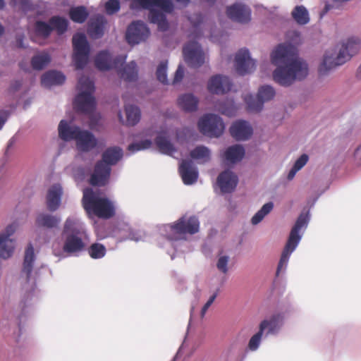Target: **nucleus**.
I'll use <instances>...</instances> for the list:
<instances>
[{
  "label": "nucleus",
  "mask_w": 361,
  "mask_h": 361,
  "mask_svg": "<svg viewBox=\"0 0 361 361\" xmlns=\"http://www.w3.org/2000/svg\"><path fill=\"white\" fill-rule=\"evenodd\" d=\"M286 37L289 42L279 44L271 54V61L276 66L272 74L273 79L283 87L305 79L309 72L307 62L298 57L295 47L301 42L300 32L290 31Z\"/></svg>",
  "instance_id": "obj_1"
},
{
  "label": "nucleus",
  "mask_w": 361,
  "mask_h": 361,
  "mask_svg": "<svg viewBox=\"0 0 361 361\" xmlns=\"http://www.w3.org/2000/svg\"><path fill=\"white\" fill-rule=\"evenodd\" d=\"M334 50H327L319 67L321 75H326L333 68L342 66L357 55L361 50V37L350 35L340 40Z\"/></svg>",
  "instance_id": "obj_2"
},
{
  "label": "nucleus",
  "mask_w": 361,
  "mask_h": 361,
  "mask_svg": "<svg viewBox=\"0 0 361 361\" xmlns=\"http://www.w3.org/2000/svg\"><path fill=\"white\" fill-rule=\"evenodd\" d=\"M62 235L64 238L63 249L68 254L82 251L90 240L85 224L76 216H71L66 219Z\"/></svg>",
  "instance_id": "obj_3"
},
{
  "label": "nucleus",
  "mask_w": 361,
  "mask_h": 361,
  "mask_svg": "<svg viewBox=\"0 0 361 361\" xmlns=\"http://www.w3.org/2000/svg\"><path fill=\"white\" fill-rule=\"evenodd\" d=\"M200 222L195 216H183L171 224L162 225L159 233L164 236L168 244L175 246L176 241L185 240V234H195L199 231Z\"/></svg>",
  "instance_id": "obj_4"
},
{
  "label": "nucleus",
  "mask_w": 361,
  "mask_h": 361,
  "mask_svg": "<svg viewBox=\"0 0 361 361\" xmlns=\"http://www.w3.org/2000/svg\"><path fill=\"white\" fill-rule=\"evenodd\" d=\"M82 205L90 217L96 216L102 219H110L116 212L115 202L102 197L98 191L91 188L83 190Z\"/></svg>",
  "instance_id": "obj_5"
},
{
  "label": "nucleus",
  "mask_w": 361,
  "mask_h": 361,
  "mask_svg": "<svg viewBox=\"0 0 361 361\" xmlns=\"http://www.w3.org/2000/svg\"><path fill=\"white\" fill-rule=\"evenodd\" d=\"M310 221L309 212L302 213L297 219L293 226L288 240L282 251L276 269V275L279 276L281 272L285 271L287 268L289 259L292 253L298 246L302 235L307 228Z\"/></svg>",
  "instance_id": "obj_6"
},
{
  "label": "nucleus",
  "mask_w": 361,
  "mask_h": 361,
  "mask_svg": "<svg viewBox=\"0 0 361 361\" xmlns=\"http://www.w3.org/2000/svg\"><path fill=\"white\" fill-rule=\"evenodd\" d=\"M130 7L132 10L148 9L150 22L157 24L163 31L168 28L164 13H171L173 9L170 0H132Z\"/></svg>",
  "instance_id": "obj_7"
},
{
  "label": "nucleus",
  "mask_w": 361,
  "mask_h": 361,
  "mask_svg": "<svg viewBox=\"0 0 361 361\" xmlns=\"http://www.w3.org/2000/svg\"><path fill=\"white\" fill-rule=\"evenodd\" d=\"M123 157V151L117 147L107 149L102 155V160L97 164L90 178L92 185H106L109 179L111 166L116 164Z\"/></svg>",
  "instance_id": "obj_8"
},
{
  "label": "nucleus",
  "mask_w": 361,
  "mask_h": 361,
  "mask_svg": "<svg viewBox=\"0 0 361 361\" xmlns=\"http://www.w3.org/2000/svg\"><path fill=\"white\" fill-rule=\"evenodd\" d=\"M77 89L78 93L74 100L77 111L91 115L95 109V99L93 96L94 85L92 80L86 76L79 78Z\"/></svg>",
  "instance_id": "obj_9"
},
{
  "label": "nucleus",
  "mask_w": 361,
  "mask_h": 361,
  "mask_svg": "<svg viewBox=\"0 0 361 361\" xmlns=\"http://www.w3.org/2000/svg\"><path fill=\"white\" fill-rule=\"evenodd\" d=\"M35 255L32 245L25 250L20 278L23 289L28 293L35 291L36 288L37 271L34 268Z\"/></svg>",
  "instance_id": "obj_10"
},
{
  "label": "nucleus",
  "mask_w": 361,
  "mask_h": 361,
  "mask_svg": "<svg viewBox=\"0 0 361 361\" xmlns=\"http://www.w3.org/2000/svg\"><path fill=\"white\" fill-rule=\"evenodd\" d=\"M198 128L204 135L218 137L223 134L225 125L221 117L213 114H208L199 120Z\"/></svg>",
  "instance_id": "obj_11"
},
{
  "label": "nucleus",
  "mask_w": 361,
  "mask_h": 361,
  "mask_svg": "<svg viewBox=\"0 0 361 361\" xmlns=\"http://www.w3.org/2000/svg\"><path fill=\"white\" fill-rule=\"evenodd\" d=\"M73 62L77 69L83 68L88 61L90 46L86 36L76 33L73 37Z\"/></svg>",
  "instance_id": "obj_12"
},
{
  "label": "nucleus",
  "mask_w": 361,
  "mask_h": 361,
  "mask_svg": "<svg viewBox=\"0 0 361 361\" xmlns=\"http://www.w3.org/2000/svg\"><path fill=\"white\" fill-rule=\"evenodd\" d=\"M16 228V224H11L0 232V258L2 259H8L14 254L16 240L13 235Z\"/></svg>",
  "instance_id": "obj_13"
},
{
  "label": "nucleus",
  "mask_w": 361,
  "mask_h": 361,
  "mask_svg": "<svg viewBox=\"0 0 361 361\" xmlns=\"http://www.w3.org/2000/svg\"><path fill=\"white\" fill-rule=\"evenodd\" d=\"M274 96V89L270 85H264L259 89L257 99L252 94H246L244 101L250 111L259 112L264 107V103L272 99Z\"/></svg>",
  "instance_id": "obj_14"
},
{
  "label": "nucleus",
  "mask_w": 361,
  "mask_h": 361,
  "mask_svg": "<svg viewBox=\"0 0 361 361\" xmlns=\"http://www.w3.org/2000/svg\"><path fill=\"white\" fill-rule=\"evenodd\" d=\"M183 53L185 62L191 67H200L205 62V53L196 42H188L184 47Z\"/></svg>",
  "instance_id": "obj_15"
},
{
  "label": "nucleus",
  "mask_w": 361,
  "mask_h": 361,
  "mask_svg": "<svg viewBox=\"0 0 361 361\" xmlns=\"http://www.w3.org/2000/svg\"><path fill=\"white\" fill-rule=\"evenodd\" d=\"M286 317L284 312H275L263 319L259 325V329L264 333L265 337L277 335L283 326Z\"/></svg>",
  "instance_id": "obj_16"
},
{
  "label": "nucleus",
  "mask_w": 361,
  "mask_h": 361,
  "mask_svg": "<svg viewBox=\"0 0 361 361\" xmlns=\"http://www.w3.org/2000/svg\"><path fill=\"white\" fill-rule=\"evenodd\" d=\"M234 68L237 73L245 75L252 73L256 68L255 61L250 57L246 49H240L235 56Z\"/></svg>",
  "instance_id": "obj_17"
},
{
  "label": "nucleus",
  "mask_w": 361,
  "mask_h": 361,
  "mask_svg": "<svg viewBox=\"0 0 361 361\" xmlns=\"http://www.w3.org/2000/svg\"><path fill=\"white\" fill-rule=\"evenodd\" d=\"M226 13L229 19L241 24L248 23L252 19L251 8L240 2L227 6Z\"/></svg>",
  "instance_id": "obj_18"
},
{
  "label": "nucleus",
  "mask_w": 361,
  "mask_h": 361,
  "mask_svg": "<svg viewBox=\"0 0 361 361\" xmlns=\"http://www.w3.org/2000/svg\"><path fill=\"white\" fill-rule=\"evenodd\" d=\"M149 35L147 25L142 21L131 23L127 30L126 38L130 44H136L145 40Z\"/></svg>",
  "instance_id": "obj_19"
},
{
  "label": "nucleus",
  "mask_w": 361,
  "mask_h": 361,
  "mask_svg": "<svg viewBox=\"0 0 361 361\" xmlns=\"http://www.w3.org/2000/svg\"><path fill=\"white\" fill-rule=\"evenodd\" d=\"M126 56L122 55L112 60L109 52L103 51L99 52L95 59V65L101 71H106L111 68H118L126 60Z\"/></svg>",
  "instance_id": "obj_20"
},
{
  "label": "nucleus",
  "mask_w": 361,
  "mask_h": 361,
  "mask_svg": "<svg viewBox=\"0 0 361 361\" xmlns=\"http://www.w3.org/2000/svg\"><path fill=\"white\" fill-rule=\"evenodd\" d=\"M232 82L228 77L216 75L212 77L207 82V89L216 94H223L231 90Z\"/></svg>",
  "instance_id": "obj_21"
},
{
  "label": "nucleus",
  "mask_w": 361,
  "mask_h": 361,
  "mask_svg": "<svg viewBox=\"0 0 361 361\" xmlns=\"http://www.w3.org/2000/svg\"><path fill=\"white\" fill-rule=\"evenodd\" d=\"M238 182V176L233 171L226 170L219 175L216 183L222 192L229 193L234 190Z\"/></svg>",
  "instance_id": "obj_22"
},
{
  "label": "nucleus",
  "mask_w": 361,
  "mask_h": 361,
  "mask_svg": "<svg viewBox=\"0 0 361 361\" xmlns=\"http://www.w3.org/2000/svg\"><path fill=\"white\" fill-rule=\"evenodd\" d=\"M179 173L185 185H192L198 178V171L192 161L183 160L179 165Z\"/></svg>",
  "instance_id": "obj_23"
},
{
  "label": "nucleus",
  "mask_w": 361,
  "mask_h": 361,
  "mask_svg": "<svg viewBox=\"0 0 361 361\" xmlns=\"http://www.w3.org/2000/svg\"><path fill=\"white\" fill-rule=\"evenodd\" d=\"M233 137L237 140H246L252 135L253 130L250 124L245 121H237L230 128Z\"/></svg>",
  "instance_id": "obj_24"
},
{
  "label": "nucleus",
  "mask_w": 361,
  "mask_h": 361,
  "mask_svg": "<svg viewBox=\"0 0 361 361\" xmlns=\"http://www.w3.org/2000/svg\"><path fill=\"white\" fill-rule=\"evenodd\" d=\"M62 195L63 190L59 184L54 185L49 188L46 197V204L49 211L55 212L59 208Z\"/></svg>",
  "instance_id": "obj_25"
},
{
  "label": "nucleus",
  "mask_w": 361,
  "mask_h": 361,
  "mask_svg": "<svg viewBox=\"0 0 361 361\" xmlns=\"http://www.w3.org/2000/svg\"><path fill=\"white\" fill-rule=\"evenodd\" d=\"M80 130L72 121L66 120H61L58 127L59 135L61 139L65 141L75 140Z\"/></svg>",
  "instance_id": "obj_26"
},
{
  "label": "nucleus",
  "mask_w": 361,
  "mask_h": 361,
  "mask_svg": "<svg viewBox=\"0 0 361 361\" xmlns=\"http://www.w3.org/2000/svg\"><path fill=\"white\" fill-rule=\"evenodd\" d=\"M76 141L77 148L80 151L87 152L94 148L97 145L94 136L87 130H80L78 134Z\"/></svg>",
  "instance_id": "obj_27"
},
{
  "label": "nucleus",
  "mask_w": 361,
  "mask_h": 361,
  "mask_svg": "<svg viewBox=\"0 0 361 361\" xmlns=\"http://www.w3.org/2000/svg\"><path fill=\"white\" fill-rule=\"evenodd\" d=\"M125 111L126 115V121L123 118L121 112H119L118 114L119 121L122 123H126L128 126H135L140 121L141 114L140 110L137 106L135 105L126 104Z\"/></svg>",
  "instance_id": "obj_28"
},
{
  "label": "nucleus",
  "mask_w": 361,
  "mask_h": 361,
  "mask_svg": "<svg viewBox=\"0 0 361 361\" xmlns=\"http://www.w3.org/2000/svg\"><path fill=\"white\" fill-rule=\"evenodd\" d=\"M106 23L105 18L103 16H97L92 18L89 23L88 34L92 38H99L104 34V25Z\"/></svg>",
  "instance_id": "obj_29"
},
{
  "label": "nucleus",
  "mask_w": 361,
  "mask_h": 361,
  "mask_svg": "<svg viewBox=\"0 0 361 361\" xmlns=\"http://www.w3.org/2000/svg\"><path fill=\"white\" fill-rule=\"evenodd\" d=\"M245 149L240 145L229 147L224 153V158L228 164H235L243 159Z\"/></svg>",
  "instance_id": "obj_30"
},
{
  "label": "nucleus",
  "mask_w": 361,
  "mask_h": 361,
  "mask_svg": "<svg viewBox=\"0 0 361 361\" xmlns=\"http://www.w3.org/2000/svg\"><path fill=\"white\" fill-rule=\"evenodd\" d=\"M198 102V99L194 94L186 93L178 98L177 103L182 110L192 112L197 110Z\"/></svg>",
  "instance_id": "obj_31"
},
{
  "label": "nucleus",
  "mask_w": 361,
  "mask_h": 361,
  "mask_svg": "<svg viewBox=\"0 0 361 361\" xmlns=\"http://www.w3.org/2000/svg\"><path fill=\"white\" fill-rule=\"evenodd\" d=\"M66 80L65 75L56 71H50L45 73L42 77V85L45 87L63 84Z\"/></svg>",
  "instance_id": "obj_32"
},
{
  "label": "nucleus",
  "mask_w": 361,
  "mask_h": 361,
  "mask_svg": "<svg viewBox=\"0 0 361 361\" xmlns=\"http://www.w3.org/2000/svg\"><path fill=\"white\" fill-rule=\"evenodd\" d=\"M214 107L216 110L227 116H235L238 109V106L234 102L233 99H226L224 101L218 102Z\"/></svg>",
  "instance_id": "obj_33"
},
{
  "label": "nucleus",
  "mask_w": 361,
  "mask_h": 361,
  "mask_svg": "<svg viewBox=\"0 0 361 361\" xmlns=\"http://www.w3.org/2000/svg\"><path fill=\"white\" fill-rule=\"evenodd\" d=\"M61 222V218L47 213H40L36 218V224L39 226L49 228L56 227Z\"/></svg>",
  "instance_id": "obj_34"
},
{
  "label": "nucleus",
  "mask_w": 361,
  "mask_h": 361,
  "mask_svg": "<svg viewBox=\"0 0 361 361\" xmlns=\"http://www.w3.org/2000/svg\"><path fill=\"white\" fill-rule=\"evenodd\" d=\"M155 142L159 150L163 154L173 156L176 151L165 133H160L157 137Z\"/></svg>",
  "instance_id": "obj_35"
},
{
  "label": "nucleus",
  "mask_w": 361,
  "mask_h": 361,
  "mask_svg": "<svg viewBox=\"0 0 361 361\" xmlns=\"http://www.w3.org/2000/svg\"><path fill=\"white\" fill-rule=\"evenodd\" d=\"M122 234L120 237L121 240L130 239L134 241H140L143 239V234L140 231H134L131 230L128 224L123 223L117 228Z\"/></svg>",
  "instance_id": "obj_36"
},
{
  "label": "nucleus",
  "mask_w": 361,
  "mask_h": 361,
  "mask_svg": "<svg viewBox=\"0 0 361 361\" xmlns=\"http://www.w3.org/2000/svg\"><path fill=\"white\" fill-rule=\"evenodd\" d=\"M291 16L298 25H304L310 22L309 12L304 6H295L291 12Z\"/></svg>",
  "instance_id": "obj_37"
},
{
  "label": "nucleus",
  "mask_w": 361,
  "mask_h": 361,
  "mask_svg": "<svg viewBox=\"0 0 361 361\" xmlns=\"http://www.w3.org/2000/svg\"><path fill=\"white\" fill-rule=\"evenodd\" d=\"M230 255L224 251H220L216 255V266L217 269L222 274H226L231 267Z\"/></svg>",
  "instance_id": "obj_38"
},
{
  "label": "nucleus",
  "mask_w": 361,
  "mask_h": 361,
  "mask_svg": "<svg viewBox=\"0 0 361 361\" xmlns=\"http://www.w3.org/2000/svg\"><path fill=\"white\" fill-rule=\"evenodd\" d=\"M190 156L199 163H205L210 159V151L204 146H197L190 152Z\"/></svg>",
  "instance_id": "obj_39"
},
{
  "label": "nucleus",
  "mask_w": 361,
  "mask_h": 361,
  "mask_svg": "<svg viewBox=\"0 0 361 361\" xmlns=\"http://www.w3.org/2000/svg\"><path fill=\"white\" fill-rule=\"evenodd\" d=\"M121 77L128 82L134 81L137 78V65L135 61H131L120 71Z\"/></svg>",
  "instance_id": "obj_40"
},
{
  "label": "nucleus",
  "mask_w": 361,
  "mask_h": 361,
  "mask_svg": "<svg viewBox=\"0 0 361 361\" xmlns=\"http://www.w3.org/2000/svg\"><path fill=\"white\" fill-rule=\"evenodd\" d=\"M71 19L78 23H82L87 19L89 13L85 6H77L70 10Z\"/></svg>",
  "instance_id": "obj_41"
},
{
  "label": "nucleus",
  "mask_w": 361,
  "mask_h": 361,
  "mask_svg": "<svg viewBox=\"0 0 361 361\" xmlns=\"http://www.w3.org/2000/svg\"><path fill=\"white\" fill-rule=\"evenodd\" d=\"M51 61V56L47 52H42L32 59V66L35 70H42Z\"/></svg>",
  "instance_id": "obj_42"
},
{
  "label": "nucleus",
  "mask_w": 361,
  "mask_h": 361,
  "mask_svg": "<svg viewBox=\"0 0 361 361\" xmlns=\"http://www.w3.org/2000/svg\"><path fill=\"white\" fill-rule=\"evenodd\" d=\"M274 208V204L269 202L264 204L262 207L252 216L251 223L252 225H257L264 218L269 214Z\"/></svg>",
  "instance_id": "obj_43"
},
{
  "label": "nucleus",
  "mask_w": 361,
  "mask_h": 361,
  "mask_svg": "<svg viewBox=\"0 0 361 361\" xmlns=\"http://www.w3.org/2000/svg\"><path fill=\"white\" fill-rule=\"evenodd\" d=\"M52 30H55L58 34L61 35L65 32L68 26V22L66 18L54 16L49 20Z\"/></svg>",
  "instance_id": "obj_44"
},
{
  "label": "nucleus",
  "mask_w": 361,
  "mask_h": 361,
  "mask_svg": "<svg viewBox=\"0 0 361 361\" xmlns=\"http://www.w3.org/2000/svg\"><path fill=\"white\" fill-rule=\"evenodd\" d=\"M308 156L305 154H302L294 163L293 167L289 171L287 178L290 180H292L298 171L302 169L308 161Z\"/></svg>",
  "instance_id": "obj_45"
},
{
  "label": "nucleus",
  "mask_w": 361,
  "mask_h": 361,
  "mask_svg": "<svg viewBox=\"0 0 361 361\" xmlns=\"http://www.w3.org/2000/svg\"><path fill=\"white\" fill-rule=\"evenodd\" d=\"M35 30L37 37L47 38L52 31L51 24L42 21H37L35 25Z\"/></svg>",
  "instance_id": "obj_46"
},
{
  "label": "nucleus",
  "mask_w": 361,
  "mask_h": 361,
  "mask_svg": "<svg viewBox=\"0 0 361 361\" xmlns=\"http://www.w3.org/2000/svg\"><path fill=\"white\" fill-rule=\"evenodd\" d=\"M106 249L102 244L95 243L88 248V254L92 259H101L106 255Z\"/></svg>",
  "instance_id": "obj_47"
},
{
  "label": "nucleus",
  "mask_w": 361,
  "mask_h": 361,
  "mask_svg": "<svg viewBox=\"0 0 361 361\" xmlns=\"http://www.w3.org/2000/svg\"><path fill=\"white\" fill-rule=\"evenodd\" d=\"M167 66H168V61H163L159 64L157 69V72H156V75H157V78L158 80L163 84L168 83Z\"/></svg>",
  "instance_id": "obj_48"
},
{
  "label": "nucleus",
  "mask_w": 361,
  "mask_h": 361,
  "mask_svg": "<svg viewBox=\"0 0 361 361\" xmlns=\"http://www.w3.org/2000/svg\"><path fill=\"white\" fill-rule=\"evenodd\" d=\"M263 336H264V333L261 331V330L259 329V331L256 334H255L249 341V350H250L251 351H256L260 345Z\"/></svg>",
  "instance_id": "obj_49"
},
{
  "label": "nucleus",
  "mask_w": 361,
  "mask_h": 361,
  "mask_svg": "<svg viewBox=\"0 0 361 361\" xmlns=\"http://www.w3.org/2000/svg\"><path fill=\"white\" fill-rule=\"evenodd\" d=\"M152 145V141L146 139L145 140L132 143L128 146V150L132 153L137 151L149 149Z\"/></svg>",
  "instance_id": "obj_50"
},
{
  "label": "nucleus",
  "mask_w": 361,
  "mask_h": 361,
  "mask_svg": "<svg viewBox=\"0 0 361 361\" xmlns=\"http://www.w3.org/2000/svg\"><path fill=\"white\" fill-rule=\"evenodd\" d=\"M120 7V2L118 0H109L105 4L106 12L109 15H112L118 12Z\"/></svg>",
  "instance_id": "obj_51"
},
{
  "label": "nucleus",
  "mask_w": 361,
  "mask_h": 361,
  "mask_svg": "<svg viewBox=\"0 0 361 361\" xmlns=\"http://www.w3.org/2000/svg\"><path fill=\"white\" fill-rule=\"evenodd\" d=\"M11 4L13 6H19L24 11L30 9L32 6L31 0H11Z\"/></svg>",
  "instance_id": "obj_52"
},
{
  "label": "nucleus",
  "mask_w": 361,
  "mask_h": 361,
  "mask_svg": "<svg viewBox=\"0 0 361 361\" xmlns=\"http://www.w3.org/2000/svg\"><path fill=\"white\" fill-rule=\"evenodd\" d=\"M216 296H217V292L214 293L212 295H211L209 297V298L207 300V302L204 304V305L202 308V310H201V317H204V316L205 315L207 310L212 305V304L214 302V301L216 299Z\"/></svg>",
  "instance_id": "obj_53"
},
{
  "label": "nucleus",
  "mask_w": 361,
  "mask_h": 361,
  "mask_svg": "<svg viewBox=\"0 0 361 361\" xmlns=\"http://www.w3.org/2000/svg\"><path fill=\"white\" fill-rule=\"evenodd\" d=\"M183 75H184L183 68L181 65H179L176 71L175 76H174V78L173 80V83L176 84V83L180 82L183 78Z\"/></svg>",
  "instance_id": "obj_54"
},
{
  "label": "nucleus",
  "mask_w": 361,
  "mask_h": 361,
  "mask_svg": "<svg viewBox=\"0 0 361 361\" xmlns=\"http://www.w3.org/2000/svg\"><path fill=\"white\" fill-rule=\"evenodd\" d=\"M353 164L357 166H361V145L355 151Z\"/></svg>",
  "instance_id": "obj_55"
},
{
  "label": "nucleus",
  "mask_w": 361,
  "mask_h": 361,
  "mask_svg": "<svg viewBox=\"0 0 361 361\" xmlns=\"http://www.w3.org/2000/svg\"><path fill=\"white\" fill-rule=\"evenodd\" d=\"M8 116V112L5 110H0V130L3 128Z\"/></svg>",
  "instance_id": "obj_56"
},
{
  "label": "nucleus",
  "mask_w": 361,
  "mask_h": 361,
  "mask_svg": "<svg viewBox=\"0 0 361 361\" xmlns=\"http://www.w3.org/2000/svg\"><path fill=\"white\" fill-rule=\"evenodd\" d=\"M200 29H201V27H200V25L199 24L194 25L193 30H194V32H197V33L194 36H192V37H194V38L199 37L201 35V34L200 32Z\"/></svg>",
  "instance_id": "obj_57"
},
{
  "label": "nucleus",
  "mask_w": 361,
  "mask_h": 361,
  "mask_svg": "<svg viewBox=\"0 0 361 361\" xmlns=\"http://www.w3.org/2000/svg\"><path fill=\"white\" fill-rule=\"evenodd\" d=\"M207 37H209L211 40L214 42H219V39H217V37L216 35L214 34V31H212L211 33L209 34V35H207Z\"/></svg>",
  "instance_id": "obj_58"
},
{
  "label": "nucleus",
  "mask_w": 361,
  "mask_h": 361,
  "mask_svg": "<svg viewBox=\"0 0 361 361\" xmlns=\"http://www.w3.org/2000/svg\"><path fill=\"white\" fill-rule=\"evenodd\" d=\"M177 3L181 4V5H183V6H186L189 2H190V0H176Z\"/></svg>",
  "instance_id": "obj_59"
},
{
  "label": "nucleus",
  "mask_w": 361,
  "mask_h": 361,
  "mask_svg": "<svg viewBox=\"0 0 361 361\" xmlns=\"http://www.w3.org/2000/svg\"><path fill=\"white\" fill-rule=\"evenodd\" d=\"M356 76L358 79L361 80V64L359 66L357 70Z\"/></svg>",
  "instance_id": "obj_60"
},
{
  "label": "nucleus",
  "mask_w": 361,
  "mask_h": 361,
  "mask_svg": "<svg viewBox=\"0 0 361 361\" xmlns=\"http://www.w3.org/2000/svg\"><path fill=\"white\" fill-rule=\"evenodd\" d=\"M4 6V0H0V9Z\"/></svg>",
  "instance_id": "obj_61"
},
{
  "label": "nucleus",
  "mask_w": 361,
  "mask_h": 361,
  "mask_svg": "<svg viewBox=\"0 0 361 361\" xmlns=\"http://www.w3.org/2000/svg\"><path fill=\"white\" fill-rule=\"evenodd\" d=\"M329 10V5H326L325 6V13L327 12Z\"/></svg>",
  "instance_id": "obj_62"
},
{
  "label": "nucleus",
  "mask_w": 361,
  "mask_h": 361,
  "mask_svg": "<svg viewBox=\"0 0 361 361\" xmlns=\"http://www.w3.org/2000/svg\"><path fill=\"white\" fill-rule=\"evenodd\" d=\"M1 269H2V264L0 262V274H1Z\"/></svg>",
  "instance_id": "obj_63"
},
{
  "label": "nucleus",
  "mask_w": 361,
  "mask_h": 361,
  "mask_svg": "<svg viewBox=\"0 0 361 361\" xmlns=\"http://www.w3.org/2000/svg\"><path fill=\"white\" fill-rule=\"evenodd\" d=\"M177 139L178 140L180 139V135L179 133H177Z\"/></svg>",
  "instance_id": "obj_64"
}]
</instances>
